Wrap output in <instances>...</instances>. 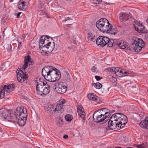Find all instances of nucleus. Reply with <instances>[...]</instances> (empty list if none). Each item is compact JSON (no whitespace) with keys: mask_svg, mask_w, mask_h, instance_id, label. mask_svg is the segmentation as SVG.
I'll return each mask as SVG.
<instances>
[{"mask_svg":"<svg viewBox=\"0 0 148 148\" xmlns=\"http://www.w3.org/2000/svg\"><path fill=\"white\" fill-rule=\"evenodd\" d=\"M10 2H12L13 1V0H10Z\"/></svg>","mask_w":148,"mask_h":148,"instance_id":"864d4df0","label":"nucleus"},{"mask_svg":"<svg viewBox=\"0 0 148 148\" xmlns=\"http://www.w3.org/2000/svg\"><path fill=\"white\" fill-rule=\"evenodd\" d=\"M40 51L43 54H48L53 51L55 47L54 43L49 41L46 36H41L39 42Z\"/></svg>","mask_w":148,"mask_h":148,"instance_id":"7ed1b4c3","label":"nucleus"},{"mask_svg":"<svg viewBox=\"0 0 148 148\" xmlns=\"http://www.w3.org/2000/svg\"><path fill=\"white\" fill-rule=\"evenodd\" d=\"M145 40L148 42V35H146L145 36Z\"/></svg>","mask_w":148,"mask_h":148,"instance_id":"09e8293b","label":"nucleus"},{"mask_svg":"<svg viewBox=\"0 0 148 148\" xmlns=\"http://www.w3.org/2000/svg\"><path fill=\"white\" fill-rule=\"evenodd\" d=\"M1 68L2 69V67H1Z\"/></svg>","mask_w":148,"mask_h":148,"instance_id":"052dcab7","label":"nucleus"},{"mask_svg":"<svg viewBox=\"0 0 148 148\" xmlns=\"http://www.w3.org/2000/svg\"><path fill=\"white\" fill-rule=\"evenodd\" d=\"M127 43L126 42L123 40L118 41L117 45L118 46L120 49H125L127 46Z\"/></svg>","mask_w":148,"mask_h":148,"instance_id":"412c9836","label":"nucleus"},{"mask_svg":"<svg viewBox=\"0 0 148 148\" xmlns=\"http://www.w3.org/2000/svg\"><path fill=\"white\" fill-rule=\"evenodd\" d=\"M88 97L90 100L98 102V97L93 93H89L88 95Z\"/></svg>","mask_w":148,"mask_h":148,"instance_id":"5701e85b","label":"nucleus"},{"mask_svg":"<svg viewBox=\"0 0 148 148\" xmlns=\"http://www.w3.org/2000/svg\"><path fill=\"white\" fill-rule=\"evenodd\" d=\"M65 119L68 122H70L73 119V116L70 114H68L66 115L65 116Z\"/></svg>","mask_w":148,"mask_h":148,"instance_id":"c85d7f7f","label":"nucleus"},{"mask_svg":"<svg viewBox=\"0 0 148 148\" xmlns=\"http://www.w3.org/2000/svg\"><path fill=\"white\" fill-rule=\"evenodd\" d=\"M134 47H130L128 49L130 50H134V51L137 52L140 51L142 48L144 47L145 45L144 42L141 39L136 38L134 41Z\"/></svg>","mask_w":148,"mask_h":148,"instance_id":"6e6552de","label":"nucleus"},{"mask_svg":"<svg viewBox=\"0 0 148 148\" xmlns=\"http://www.w3.org/2000/svg\"><path fill=\"white\" fill-rule=\"evenodd\" d=\"M54 105L49 104L47 106H46L45 107V109L47 111H51L52 110H53V109H54Z\"/></svg>","mask_w":148,"mask_h":148,"instance_id":"bb28decb","label":"nucleus"},{"mask_svg":"<svg viewBox=\"0 0 148 148\" xmlns=\"http://www.w3.org/2000/svg\"><path fill=\"white\" fill-rule=\"evenodd\" d=\"M96 39L95 32L94 31H91L87 34L86 39L88 42H95Z\"/></svg>","mask_w":148,"mask_h":148,"instance_id":"4468645a","label":"nucleus"},{"mask_svg":"<svg viewBox=\"0 0 148 148\" xmlns=\"http://www.w3.org/2000/svg\"><path fill=\"white\" fill-rule=\"evenodd\" d=\"M19 40L21 41V42L22 41V39L21 37H19L17 38V41L18 42H19Z\"/></svg>","mask_w":148,"mask_h":148,"instance_id":"37998d69","label":"nucleus"},{"mask_svg":"<svg viewBox=\"0 0 148 148\" xmlns=\"http://www.w3.org/2000/svg\"><path fill=\"white\" fill-rule=\"evenodd\" d=\"M114 42V40L112 39H109V41L108 43V46L109 47H111L113 46Z\"/></svg>","mask_w":148,"mask_h":148,"instance_id":"72a5a7b5","label":"nucleus"},{"mask_svg":"<svg viewBox=\"0 0 148 148\" xmlns=\"http://www.w3.org/2000/svg\"><path fill=\"white\" fill-rule=\"evenodd\" d=\"M42 73L47 80L51 82H55L59 80L61 77V73L58 69L49 65L42 69Z\"/></svg>","mask_w":148,"mask_h":148,"instance_id":"f03ea898","label":"nucleus"},{"mask_svg":"<svg viewBox=\"0 0 148 148\" xmlns=\"http://www.w3.org/2000/svg\"><path fill=\"white\" fill-rule=\"evenodd\" d=\"M119 18L121 22L126 21L128 20L131 21L133 19L131 15L126 12L120 13L119 14Z\"/></svg>","mask_w":148,"mask_h":148,"instance_id":"f8f14e48","label":"nucleus"},{"mask_svg":"<svg viewBox=\"0 0 148 148\" xmlns=\"http://www.w3.org/2000/svg\"><path fill=\"white\" fill-rule=\"evenodd\" d=\"M97 69V68H96L95 66H93L91 68V70L93 72H95Z\"/></svg>","mask_w":148,"mask_h":148,"instance_id":"a19ab883","label":"nucleus"},{"mask_svg":"<svg viewBox=\"0 0 148 148\" xmlns=\"http://www.w3.org/2000/svg\"><path fill=\"white\" fill-rule=\"evenodd\" d=\"M138 148H148V147L144 144H141L137 146Z\"/></svg>","mask_w":148,"mask_h":148,"instance_id":"f704fd0d","label":"nucleus"},{"mask_svg":"<svg viewBox=\"0 0 148 148\" xmlns=\"http://www.w3.org/2000/svg\"><path fill=\"white\" fill-rule=\"evenodd\" d=\"M14 86L13 84L7 85L4 86L2 88H3L4 92H5L7 93H9L14 89Z\"/></svg>","mask_w":148,"mask_h":148,"instance_id":"dca6fc26","label":"nucleus"},{"mask_svg":"<svg viewBox=\"0 0 148 148\" xmlns=\"http://www.w3.org/2000/svg\"><path fill=\"white\" fill-rule=\"evenodd\" d=\"M146 22L148 24V18Z\"/></svg>","mask_w":148,"mask_h":148,"instance_id":"603ef678","label":"nucleus"},{"mask_svg":"<svg viewBox=\"0 0 148 148\" xmlns=\"http://www.w3.org/2000/svg\"><path fill=\"white\" fill-rule=\"evenodd\" d=\"M112 79L114 80V81H115V80H116V78L114 77H112L111 78H110V80L113 82V81H112Z\"/></svg>","mask_w":148,"mask_h":148,"instance_id":"49530a36","label":"nucleus"},{"mask_svg":"<svg viewBox=\"0 0 148 148\" xmlns=\"http://www.w3.org/2000/svg\"><path fill=\"white\" fill-rule=\"evenodd\" d=\"M56 124L59 127H61L63 124V120L60 118L57 119L56 121Z\"/></svg>","mask_w":148,"mask_h":148,"instance_id":"cd10ccee","label":"nucleus"},{"mask_svg":"<svg viewBox=\"0 0 148 148\" xmlns=\"http://www.w3.org/2000/svg\"><path fill=\"white\" fill-rule=\"evenodd\" d=\"M17 78L18 82H24L27 78V75L25 74L20 69H18L16 71Z\"/></svg>","mask_w":148,"mask_h":148,"instance_id":"9d476101","label":"nucleus"},{"mask_svg":"<svg viewBox=\"0 0 148 148\" xmlns=\"http://www.w3.org/2000/svg\"><path fill=\"white\" fill-rule=\"evenodd\" d=\"M126 116L120 113L113 114L108 122V126L110 129L119 130L123 127L127 122Z\"/></svg>","mask_w":148,"mask_h":148,"instance_id":"f257e3e1","label":"nucleus"},{"mask_svg":"<svg viewBox=\"0 0 148 148\" xmlns=\"http://www.w3.org/2000/svg\"><path fill=\"white\" fill-rule=\"evenodd\" d=\"M44 13L45 14L46 13L45 12H44Z\"/></svg>","mask_w":148,"mask_h":148,"instance_id":"bf43d9fd","label":"nucleus"},{"mask_svg":"<svg viewBox=\"0 0 148 148\" xmlns=\"http://www.w3.org/2000/svg\"><path fill=\"white\" fill-rule=\"evenodd\" d=\"M24 62V65H33L34 64V62L31 59L30 56L29 55L25 57Z\"/></svg>","mask_w":148,"mask_h":148,"instance_id":"4be33fe9","label":"nucleus"},{"mask_svg":"<svg viewBox=\"0 0 148 148\" xmlns=\"http://www.w3.org/2000/svg\"><path fill=\"white\" fill-rule=\"evenodd\" d=\"M1 66H2L3 67L5 66V65H1Z\"/></svg>","mask_w":148,"mask_h":148,"instance_id":"6e6d98bb","label":"nucleus"},{"mask_svg":"<svg viewBox=\"0 0 148 148\" xmlns=\"http://www.w3.org/2000/svg\"><path fill=\"white\" fill-rule=\"evenodd\" d=\"M64 72L66 74V77H65L66 78V80L67 82H70L71 81V78L70 77V76L69 75V73L66 71H64Z\"/></svg>","mask_w":148,"mask_h":148,"instance_id":"7c9ffc66","label":"nucleus"},{"mask_svg":"<svg viewBox=\"0 0 148 148\" xmlns=\"http://www.w3.org/2000/svg\"><path fill=\"white\" fill-rule=\"evenodd\" d=\"M7 63V62H4V64H5L6 63Z\"/></svg>","mask_w":148,"mask_h":148,"instance_id":"5fc2aeb1","label":"nucleus"},{"mask_svg":"<svg viewBox=\"0 0 148 148\" xmlns=\"http://www.w3.org/2000/svg\"><path fill=\"white\" fill-rule=\"evenodd\" d=\"M110 24L108 21L105 18H101L96 22V26L98 29L104 33H106Z\"/></svg>","mask_w":148,"mask_h":148,"instance_id":"423d86ee","label":"nucleus"},{"mask_svg":"<svg viewBox=\"0 0 148 148\" xmlns=\"http://www.w3.org/2000/svg\"><path fill=\"white\" fill-rule=\"evenodd\" d=\"M121 71L123 73V75L122 77L126 76L124 75L125 74H129L130 73L128 71H125L124 70H121Z\"/></svg>","mask_w":148,"mask_h":148,"instance_id":"4c0bfd02","label":"nucleus"},{"mask_svg":"<svg viewBox=\"0 0 148 148\" xmlns=\"http://www.w3.org/2000/svg\"><path fill=\"white\" fill-rule=\"evenodd\" d=\"M0 115L8 121L15 122V116L11 113V111L5 109H0Z\"/></svg>","mask_w":148,"mask_h":148,"instance_id":"0eeeda50","label":"nucleus"},{"mask_svg":"<svg viewBox=\"0 0 148 148\" xmlns=\"http://www.w3.org/2000/svg\"><path fill=\"white\" fill-rule=\"evenodd\" d=\"M135 29L138 32H143L144 29L145 27L142 24L140 23L135 24L133 25Z\"/></svg>","mask_w":148,"mask_h":148,"instance_id":"f3484780","label":"nucleus"},{"mask_svg":"<svg viewBox=\"0 0 148 148\" xmlns=\"http://www.w3.org/2000/svg\"><path fill=\"white\" fill-rule=\"evenodd\" d=\"M55 89L58 93L62 94L66 92L67 87L62 83H60L58 84L57 87L55 88Z\"/></svg>","mask_w":148,"mask_h":148,"instance_id":"ddd939ff","label":"nucleus"},{"mask_svg":"<svg viewBox=\"0 0 148 148\" xmlns=\"http://www.w3.org/2000/svg\"><path fill=\"white\" fill-rule=\"evenodd\" d=\"M68 137V136L66 135H65L63 137L64 138H66Z\"/></svg>","mask_w":148,"mask_h":148,"instance_id":"8fccbe9b","label":"nucleus"},{"mask_svg":"<svg viewBox=\"0 0 148 148\" xmlns=\"http://www.w3.org/2000/svg\"><path fill=\"white\" fill-rule=\"evenodd\" d=\"M2 70H5V69H2Z\"/></svg>","mask_w":148,"mask_h":148,"instance_id":"13d9d810","label":"nucleus"},{"mask_svg":"<svg viewBox=\"0 0 148 148\" xmlns=\"http://www.w3.org/2000/svg\"><path fill=\"white\" fill-rule=\"evenodd\" d=\"M9 46V49L8 50V52H11L12 51L11 48L12 47V46L11 45H10Z\"/></svg>","mask_w":148,"mask_h":148,"instance_id":"79ce46f5","label":"nucleus"},{"mask_svg":"<svg viewBox=\"0 0 148 148\" xmlns=\"http://www.w3.org/2000/svg\"><path fill=\"white\" fill-rule=\"evenodd\" d=\"M19 42H18V48L19 49L21 48V47L22 45H21V41L19 40Z\"/></svg>","mask_w":148,"mask_h":148,"instance_id":"ea45409f","label":"nucleus"},{"mask_svg":"<svg viewBox=\"0 0 148 148\" xmlns=\"http://www.w3.org/2000/svg\"><path fill=\"white\" fill-rule=\"evenodd\" d=\"M93 3L95 4H99L101 2V0H92Z\"/></svg>","mask_w":148,"mask_h":148,"instance_id":"c9c22d12","label":"nucleus"},{"mask_svg":"<svg viewBox=\"0 0 148 148\" xmlns=\"http://www.w3.org/2000/svg\"><path fill=\"white\" fill-rule=\"evenodd\" d=\"M141 127L147 128L148 127V118L146 117L144 120L142 121L139 124Z\"/></svg>","mask_w":148,"mask_h":148,"instance_id":"393cba45","label":"nucleus"},{"mask_svg":"<svg viewBox=\"0 0 148 148\" xmlns=\"http://www.w3.org/2000/svg\"><path fill=\"white\" fill-rule=\"evenodd\" d=\"M21 12H19L18 13L17 15V16H17V18H18L19 17V16H20V14H21Z\"/></svg>","mask_w":148,"mask_h":148,"instance_id":"de8ad7c7","label":"nucleus"},{"mask_svg":"<svg viewBox=\"0 0 148 148\" xmlns=\"http://www.w3.org/2000/svg\"><path fill=\"white\" fill-rule=\"evenodd\" d=\"M77 110L79 116L82 119L84 118L85 116V113L84 112V109L83 108L80 106H78Z\"/></svg>","mask_w":148,"mask_h":148,"instance_id":"aec40b11","label":"nucleus"},{"mask_svg":"<svg viewBox=\"0 0 148 148\" xmlns=\"http://www.w3.org/2000/svg\"><path fill=\"white\" fill-rule=\"evenodd\" d=\"M28 66V65H23L22 69H23L24 70H25V69L27 68Z\"/></svg>","mask_w":148,"mask_h":148,"instance_id":"a18cd8bd","label":"nucleus"},{"mask_svg":"<svg viewBox=\"0 0 148 148\" xmlns=\"http://www.w3.org/2000/svg\"><path fill=\"white\" fill-rule=\"evenodd\" d=\"M110 112L106 108H102L94 112L93 118L95 121L99 123L104 121L110 114Z\"/></svg>","mask_w":148,"mask_h":148,"instance_id":"39448f33","label":"nucleus"},{"mask_svg":"<svg viewBox=\"0 0 148 148\" xmlns=\"http://www.w3.org/2000/svg\"><path fill=\"white\" fill-rule=\"evenodd\" d=\"M2 131V128L0 127V132H1Z\"/></svg>","mask_w":148,"mask_h":148,"instance_id":"3c124183","label":"nucleus"},{"mask_svg":"<svg viewBox=\"0 0 148 148\" xmlns=\"http://www.w3.org/2000/svg\"><path fill=\"white\" fill-rule=\"evenodd\" d=\"M94 86L95 88L98 89H100L102 86V85L99 82L94 83Z\"/></svg>","mask_w":148,"mask_h":148,"instance_id":"2f4dec72","label":"nucleus"},{"mask_svg":"<svg viewBox=\"0 0 148 148\" xmlns=\"http://www.w3.org/2000/svg\"><path fill=\"white\" fill-rule=\"evenodd\" d=\"M109 27V29L108 30L106 33L114 35L118 32L117 28L115 25H112L110 24Z\"/></svg>","mask_w":148,"mask_h":148,"instance_id":"6ab92c4d","label":"nucleus"},{"mask_svg":"<svg viewBox=\"0 0 148 148\" xmlns=\"http://www.w3.org/2000/svg\"><path fill=\"white\" fill-rule=\"evenodd\" d=\"M38 5H40L39 6V8H42V3L40 2H39L38 3Z\"/></svg>","mask_w":148,"mask_h":148,"instance_id":"c03bdc74","label":"nucleus"},{"mask_svg":"<svg viewBox=\"0 0 148 148\" xmlns=\"http://www.w3.org/2000/svg\"><path fill=\"white\" fill-rule=\"evenodd\" d=\"M132 82L130 80H127L125 82L124 86L127 87L130 86L132 84Z\"/></svg>","mask_w":148,"mask_h":148,"instance_id":"473e14b6","label":"nucleus"},{"mask_svg":"<svg viewBox=\"0 0 148 148\" xmlns=\"http://www.w3.org/2000/svg\"><path fill=\"white\" fill-rule=\"evenodd\" d=\"M46 85H40L39 86L36 87L37 93L41 95H43L47 94L50 91L49 87H46Z\"/></svg>","mask_w":148,"mask_h":148,"instance_id":"1a4fd4ad","label":"nucleus"},{"mask_svg":"<svg viewBox=\"0 0 148 148\" xmlns=\"http://www.w3.org/2000/svg\"><path fill=\"white\" fill-rule=\"evenodd\" d=\"M113 67H111L110 68H108L107 69H106V70L107 71H108L110 72H113Z\"/></svg>","mask_w":148,"mask_h":148,"instance_id":"e433bc0d","label":"nucleus"},{"mask_svg":"<svg viewBox=\"0 0 148 148\" xmlns=\"http://www.w3.org/2000/svg\"><path fill=\"white\" fill-rule=\"evenodd\" d=\"M2 87L0 88V99H2L3 98L5 95V92L3 90Z\"/></svg>","mask_w":148,"mask_h":148,"instance_id":"c756f323","label":"nucleus"},{"mask_svg":"<svg viewBox=\"0 0 148 148\" xmlns=\"http://www.w3.org/2000/svg\"><path fill=\"white\" fill-rule=\"evenodd\" d=\"M67 20H66V19H65V21H66Z\"/></svg>","mask_w":148,"mask_h":148,"instance_id":"4d7b16f0","label":"nucleus"},{"mask_svg":"<svg viewBox=\"0 0 148 148\" xmlns=\"http://www.w3.org/2000/svg\"><path fill=\"white\" fill-rule=\"evenodd\" d=\"M27 2V0H20L18 5V9L21 10H25V5Z\"/></svg>","mask_w":148,"mask_h":148,"instance_id":"a211bd4d","label":"nucleus"},{"mask_svg":"<svg viewBox=\"0 0 148 148\" xmlns=\"http://www.w3.org/2000/svg\"><path fill=\"white\" fill-rule=\"evenodd\" d=\"M15 122H16L19 125L23 126L25 124L27 117V112L26 108L24 107L17 108L15 111Z\"/></svg>","mask_w":148,"mask_h":148,"instance_id":"20e7f679","label":"nucleus"},{"mask_svg":"<svg viewBox=\"0 0 148 148\" xmlns=\"http://www.w3.org/2000/svg\"><path fill=\"white\" fill-rule=\"evenodd\" d=\"M95 78L97 81H99L102 78V77L101 76H95Z\"/></svg>","mask_w":148,"mask_h":148,"instance_id":"58836bf2","label":"nucleus"},{"mask_svg":"<svg viewBox=\"0 0 148 148\" xmlns=\"http://www.w3.org/2000/svg\"><path fill=\"white\" fill-rule=\"evenodd\" d=\"M66 101L64 99L60 100L56 104V108L53 109V111H58L62 109L63 107V104L66 103Z\"/></svg>","mask_w":148,"mask_h":148,"instance_id":"2eb2a0df","label":"nucleus"},{"mask_svg":"<svg viewBox=\"0 0 148 148\" xmlns=\"http://www.w3.org/2000/svg\"><path fill=\"white\" fill-rule=\"evenodd\" d=\"M113 72L115 73L116 76L119 77L122 76L123 73L121 70H120V68L119 67H113Z\"/></svg>","mask_w":148,"mask_h":148,"instance_id":"b1692460","label":"nucleus"},{"mask_svg":"<svg viewBox=\"0 0 148 148\" xmlns=\"http://www.w3.org/2000/svg\"><path fill=\"white\" fill-rule=\"evenodd\" d=\"M109 40V38L107 37L100 36L96 39V43L98 45L103 47L108 43Z\"/></svg>","mask_w":148,"mask_h":148,"instance_id":"9b49d317","label":"nucleus"},{"mask_svg":"<svg viewBox=\"0 0 148 148\" xmlns=\"http://www.w3.org/2000/svg\"><path fill=\"white\" fill-rule=\"evenodd\" d=\"M42 79H39L36 81L37 85L36 87L39 86L40 85H46V83Z\"/></svg>","mask_w":148,"mask_h":148,"instance_id":"a878e982","label":"nucleus"}]
</instances>
